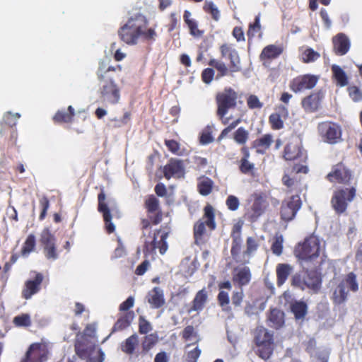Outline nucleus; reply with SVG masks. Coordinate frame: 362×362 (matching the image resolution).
Masks as SVG:
<instances>
[{
	"instance_id": "obj_40",
	"label": "nucleus",
	"mask_w": 362,
	"mask_h": 362,
	"mask_svg": "<svg viewBox=\"0 0 362 362\" xmlns=\"http://www.w3.org/2000/svg\"><path fill=\"white\" fill-rule=\"evenodd\" d=\"M36 238L34 234H29L26 238L21 251L23 257H28L35 249Z\"/></svg>"
},
{
	"instance_id": "obj_16",
	"label": "nucleus",
	"mask_w": 362,
	"mask_h": 362,
	"mask_svg": "<svg viewBox=\"0 0 362 362\" xmlns=\"http://www.w3.org/2000/svg\"><path fill=\"white\" fill-rule=\"evenodd\" d=\"M100 99L105 105H116L120 100V88L117 83L100 84Z\"/></svg>"
},
{
	"instance_id": "obj_53",
	"label": "nucleus",
	"mask_w": 362,
	"mask_h": 362,
	"mask_svg": "<svg viewBox=\"0 0 362 362\" xmlns=\"http://www.w3.org/2000/svg\"><path fill=\"white\" fill-rule=\"evenodd\" d=\"M83 360H86L87 362H103L104 361V354L100 349H97L96 347L93 349V351H90L87 356V358H83Z\"/></svg>"
},
{
	"instance_id": "obj_3",
	"label": "nucleus",
	"mask_w": 362,
	"mask_h": 362,
	"mask_svg": "<svg viewBox=\"0 0 362 362\" xmlns=\"http://www.w3.org/2000/svg\"><path fill=\"white\" fill-rule=\"evenodd\" d=\"M240 98V95L231 87H226L216 95V116L223 125L229 122L230 117H226V115L230 110L238 106V100Z\"/></svg>"
},
{
	"instance_id": "obj_34",
	"label": "nucleus",
	"mask_w": 362,
	"mask_h": 362,
	"mask_svg": "<svg viewBox=\"0 0 362 362\" xmlns=\"http://www.w3.org/2000/svg\"><path fill=\"white\" fill-rule=\"evenodd\" d=\"M75 115L74 108L69 105L67 111L65 110H58L53 117V120L55 123H71L74 120Z\"/></svg>"
},
{
	"instance_id": "obj_6",
	"label": "nucleus",
	"mask_w": 362,
	"mask_h": 362,
	"mask_svg": "<svg viewBox=\"0 0 362 362\" xmlns=\"http://www.w3.org/2000/svg\"><path fill=\"white\" fill-rule=\"evenodd\" d=\"M356 183L349 187H339L334 191L331 204L337 214L344 213L349 202H351L356 196Z\"/></svg>"
},
{
	"instance_id": "obj_5",
	"label": "nucleus",
	"mask_w": 362,
	"mask_h": 362,
	"mask_svg": "<svg viewBox=\"0 0 362 362\" xmlns=\"http://www.w3.org/2000/svg\"><path fill=\"white\" fill-rule=\"evenodd\" d=\"M144 209L147 214L146 218H141L140 221V229L144 235L151 225H158L161 223L163 214L160 207L159 199L153 194L148 195L144 203Z\"/></svg>"
},
{
	"instance_id": "obj_28",
	"label": "nucleus",
	"mask_w": 362,
	"mask_h": 362,
	"mask_svg": "<svg viewBox=\"0 0 362 362\" xmlns=\"http://www.w3.org/2000/svg\"><path fill=\"white\" fill-rule=\"evenodd\" d=\"M208 300V293L206 288L199 290L195 295L194 299L192 301L190 308L187 310L188 313L192 312L199 313L202 311L205 306Z\"/></svg>"
},
{
	"instance_id": "obj_36",
	"label": "nucleus",
	"mask_w": 362,
	"mask_h": 362,
	"mask_svg": "<svg viewBox=\"0 0 362 362\" xmlns=\"http://www.w3.org/2000/svg\"><path fill=\"white\" fill-rule=\"evenodd\" d=\"M290 309L296 320H303L308 313V305L302 300H295L291 303Z\"/></svg>"
},
{
	"instance_id": "obj_29",
	"label": "nucleus",
	"mask_w": 362,
	"mask_h": 362,
	"mask_svg": "<svg viewBox=\"0 0 362 362\" xmlns=\"http://www.w3.org/2000/svg\"><path fill=\"white\" fill-rule=\"evenodd\" d=\"M272 142L273 136L271 134H266L255 139L252 146L256 149L257 153L264 154L270 148Z\"/></svg>"
},
{
	"instance_id": "obj_57",
	"label": "nucleus",
	"mask_w": 362,
	"mask_h": 362,
	"mask_svg": "<svg viewBox=\"0 0 362 362\" xmlns=\"http://www.w3.org/2000/svg\"><path fill=\"white\" fill-rule=\"evenodd\" d=\"M271 250L272 252L277 256L281 255L283 251V237L281 235L275 236L272 244Z\"/></svg>"
},
{
	"instance_id": "obj_7",
	"label": "nucleus",
	"mask_w": 362,
	"mask_h": 362,
	"mask_svg": "<svg viewBox=\"0 0 362 362\" xmlns=\"http://www.w3.org/2000/svg\"><path fill=\"white\" fill-rule=\"evenodd\" d=\"M206 226L210 230H215L216 227L215 221L214 208L209 204L204 207V214L201 219H199L194 225L193 235L196 241L202 240L206 233Z\"/></svg>"
},
{
	"instance_id": "obj_33",
	"label": "nucleus",
	"mask_w": 362,
	"mask_h": 362,
	"mask_svg": "<svg viewBox=\"0 0 362 362\" xmlns=\"http://www.w3.org/2000/svg\"><path fill=\"white\" fill-rule=\"evenodd\" d=\"M134 316V311H128L121 315L115 323L112 332L122 331L127 328L133 321Z\"/></svg>"
},
{
	"instance_id": "obj_41",
	"label": "nucleus",
	"mask_w": 362,
	"mask_h": 362,
	"mask_svg": "<svg viewBox=\"0 0 362 362\" xmlns=\"http://www.w3.org/2000/svg\"><path fill=\"white\" fill-rule=\"evenodd\" d=\"M214 182L207 177H203L197 184L198 192L202 196L209 195L212 192Z\"/></svg>"
},
{
	"instance_id": "obj_61",
	"label": "nucleus",
	"mask_w": 362,
	"mask_h": 362,
	"mask_svg": "<svg viewBox=\"0 0 362 362\" xmlns=\"http://www.w3.org/2000/svg\"><path fill=\"white\" fill-rule=\"evenodd\" d=\"M291 284L292 286L304 290L305 287V276L302 277L300 274H295L291 279Z\"/></svg>"
},
{
	"instance_id": "obj_22",
	"label": "nucleus",
	"mask_w": 362,
	"mask_h": 362,
	"mask_svg": "<svg viewBox=\"0 0 362 362\" xmlns=\"http://www.w3.org/2000/svg\"><path fill=\"white\" fill-rule=\"evenodd\" d=\"M305 287L317 293L322 287V274L319 269H308L305 272Z\"/></svg>"
},
{
	"instance_id": "obj_19",
	"label": "nucleus",
	"mask_w": 362,
	"mask_h": 362,
	"mask_svg": "<svg viewBox=\"0 0 362 362\" xmlns=\"http://www.w3.org/2000/svg\"><path fill=\"white\" fill-rule=\"evenodd\" d=\"M44 280V276L42 273L36 272L35 277L28 279L25 282L24 287L22 290V298L28 300L32 296L37 293L41 289V284Z\"/></svg>"
},
{
	"instance_id": "obj_55",
	"label": "nucleus",
	"mask_w": 362,
	"mask_h": 362,
	"mask_svg": "<svg viewBox=\"0 0 362 362\" xmlns=\"http://www.w3.org/2000/svg\"><path fill=\"white\" fill-rule=\"evenodd\" d=\"M217 300L223 310L230 311V308L228 306L230 299L228 293L223 291H220L217 296Z\"/></svg>"
},
{
	"instance_id": "obj_31",
	"label": "nucleus",
	"mask_w": 362,
	"mask_h": 362,
	"mask_svg": "<svg viewBox=\"0 0 362 362\" xmlns=\"http://www.w3.org/2000/svg\"><path fill=\"white\" fill-rule=\"evenodd\" d=\"M191 12L188 10H185L183 14V20L189 28V31L191 35L195 37H200L204 34V30H201L198 28L197 21L192 18Z\"/></svg>"
},
{
	"instance_id": "obj_18",
	"label": "nucleus",
	"mask_w": 362,
	"mask_h": 362,
	"mask_svg": "<svg viewBox=\"0 0 362 362\" xmlns=\"http://www.w3.org/2000/svg\"><path fill=\"white\" fill-rule=\"evenodd\" d=\"M163 175L167 180H170L172 177H184L185 169L183 160L177 158H170L163 167Z\"/></svg>"
},
{
	"instance_id": "obj_10",
	"label": "nucleus",
	"mask_w": 362,
	"mask_h": 362,
	"mask_svg": "<svg viewBox=\"0 0 362 362\" xmlns=\"http://www.w3.org/2000/svg\"><path fill=\"white\" fill-rule=\"evenodd\" d=\"M301 206L302 200L298 194L284 199L280 207L281 219L284 222L293 220Z\"/></svg>"
},
{
	"instance_id": "obj_44",
	"label": "nucleus",
	"mask_w": 362,
	"mask_h": 362,
	"mask_svg": "<svg viewBox=\"0 0 362 362\" xmlns=\"http://www.w3.org/2000/svg\"><path fill=\"white\" fill-rule=\"evenodd\" d=\"M253 197L254 199L252 205L255 207L259 212L263 214L268 206L266 196L262 193H255L253 194Z\"/></svg>"
},
{
	"instance_id": "obj_32",
	"label": "nucleus",
	"mask_w": 362,
	"mask_h": 362,
	"mask_svg": "<svg viewBox=\"0 0 362 362\" xmlns=\"http://www.w3.org/2000/svg\"><path fill=\"white\" fill-rule=\"evenodd\" d=\"M268 321L270 327L281 328L284 325V313L278 308L270 309Z\"/></svg>"
},
{
	"instance_id": "obj_59",
	"label": "nucleus",
	"mask_w": 362,
	"mask_h": 362,
	"mask_svg": "<svg viewBox=\"0 0 362 362\" xmlns=\"http://www.w3.org/2000/svg\"><path fill=\"white\" fill-rule=\"evenodd\" d=\"M39 204L41 207V212L39 216V220L42 221L47 216V210L49 207V201L47 196L43 195L39 200Z\"/></svg>"
},
{
	"instance_id": "obj_30",
	"label": "nucleus",
	"mask_w": 362,
	"mask_h": 362,
	"mask_svg": "<svg viewBox=\"0 0 362 362\" xmlns=\"http://www.w3.org/2000/svg\"><path fill=\"white\" fill-rule=\"evenodd\" d=\"M293 267L286 263L278 264L276 268V284L278 286H282L287 280L288 277L292 273Z\"/></svg>"
},
{
	"instance_id": "obj_8",
	"label": "nucleus",
	"mask_w": 362,
	"mask_h": 362,
	"mask_svg": "<svg viewBox=\"0 0 362 362\" xmlns=\"http://www.w3.org/2000/svg\"><path fill=\"white\" fill-rule=\"evenodd\" d=\"M317 129L319 135L326 143L335 144L341 140V129L337 123L322 122L318 124Z\"/></svg>"
},
{
	"instance_id": "obj_60",
	"label": "nucleus",
	"mask_w": 362,
	"mask_h": 362,
	"mask_svg": "<svg viewBox=\"0 0 362 362\" xmlns=\"http://www.w3.org/2000/svg\"><path fill=\"white\" fill-rule=\"evenodd\" d=\"M204 10L205 12L211 14L214 21H218L219 20L220 11L213 2L206 4L204 7Z\"/></svg>"
},
{
	"instance_id": "obj_25",
	"label": "nucleus",
	"mask_w": 362,
	"mask_h": 362,
	"mask_svg": "<svg viewBox=\"0 0 362 362\" xmlns=\"http://www.w3.org/2000/svg\"><path fill=\"white\" fill-rule=\"evenodd\" d=\"M252 279L250 269L248 267H243L235 269L232 281L235 286L242 288L243 286L249 284Z\"/></svg>"
},
{
	"instance_id": "obj_46",
	"label": "nucleus",
	"mask_w": 362,
	"mask_h": 362,
	"mask_svg": "<svg viewBox=\"0 0 362 362\" xmlns=\"http://www.w3.org/2000/svg\"><path fill=\"white\" fill-rule=\"evenodd\" d=\"M260 16L257 15L255 16L254 22L249 24L248 30L247 31L248 41L250 42L252 40V38L255 36L256 33L260 32Z\"/></svg>"
},
{
	"instance_id": "obj_38",
	"label": "nucleus",
	"mask_w": 362,
	"mask_h": 362,
	"mask_svg": "<svg viewBox=\"0 0 362 362\" xmlns=\"http://www.w3.org/2000/svg\"><path fill=\"white\" fill-rule=\"evenodd\" d=\"M139 345V337L134 334L125 339L121 344L122 351L127 354H133L135 349Z\"/></svg>"
},
{
	"instance_id": "obj_24",
	"label": "nucleus",
	"mask_w": 362,
	"mask_h": 362,
	"mask_svg": "<svg viewBox=\"0 0 362 362\" xmlns=\"http://www.w3.org/2000/svg\"><path fill=\"white\" fill-rule=\"evenodd\" d=\"M333 52L337 56L346 54L351 47L349 37L342 33H338L332 37Z\"/></svg>"
},
{
	"instance_id": "obj_47",
	"label": "nucleus",
	"mask_w": 362,
	"mask_h": 362,
	"mask_svg": "<svg viewBox=\"0 0 362 362\" xmlns=\"http://www.w3.org/2000/svg\"><path fill=\"white\" fill-rule=\"evenodd\" d=\"M13 323L16 327H30L32 324V321L30 319V315L28 313H22L14 317L13 320Z\"/></svg>"
},
{
	"instance_id": "obj_56",
	"label": "nucleus",
	"mask_w": 362,
	"mask_h": 362,
	"mask_svg": "<svg viewBox=\"0 0 362 362\" xmlns=\"http://www.w3.org/2000/svg\"><path fill=\"white\" fill-rule=\"evenodd\" d=\"M214 141L212 131L209 126H207L201 132L199 136V143L202 145H206Z\"/></svg>"
},
{
	"instance_id": "obj_43",
	"label": "nucleus",
	"mask_w": 362,
	"mask_h": 362,
	"mask_svg": "<svg viewBox=\"0 0 362 362\" xmlns=\"http://www.w3.org/2000/svg\"><path fill=\"white\" fill-rule=\"evenodd\" d=\"M158 341V337L156 333L146 334L141 342L143 352L147 353L157 344Z\"/></svg>"
},
{
	"instance_id": "obj_42",
	"label": "nucleus",
	"mask_w": 362,
	"mask_h": 362,
	"mask_svg": "<svg viewBox=\"0 0 362 362\" xmlns=\"http://www.w3.org/2000/svg\"><path fill=\"white\" fill-rule=\"evenodd\" d=\"M273 341V335L266 329L260 328L257 329L255 336V344H262Z\"/></svg>"
},
{
	"instance_id": "obj_51",
	"label": "nucleus",
	"mask_w": 362,
	"mask_h": 362,
	"mask_svg": "<svg viewBox=\"0 0 362 362\" xmlns=\"http://www.w3.org/2000/svg\"><path fill=\"white\" fill-rule=\"evenodd\" d=\"M262 215V214L252 205L250 208L246 209L243 218L251 223H254L257 221Z\"/></svg>"
},
{
	"instance_id": "obj_35",
	"label": "nucleus",
	"mask_w": 362,
	"mask_h": 362,
	"mask_svg": "<svg viewBox=\"0 0 362 362\" xmlns=\"http://www.w3.org/2000/svg\"><path fill=\"white\" fill-rule=\"evenodd\" d=\"M302 149L296 143L290 142L286 144L284 151V158L286 160H294L300 157Z\"/></svg>"
},
{
	"instance_id": "obj_39",
	"label": "nucleus",
	"mask_w": 362,
	"mask_h": 362,
	"mask_svg": "<svg viewBox=\"0 0 362 362\" xmlns=\"http://www.w3.org/2000/svg\"><path fill=\"white\" fill-rule=\"evenodd\" d=\"M343 286H347L349 291L356 292L358 291V283L357 281L356 275L353 272L347 274L340 281Z\"/></svg>"
},
{
	"instance_id": "obj_14",
	"label": "nucleus",
	"mask_w": 362,
	"mask_h": 362,
	"mask_svg": "<svg viewBox=\"0 0 362 362\" xmlns=\"http://www.w3.org/2000/svg\"><path fill=\"white\" fill-rule=\"evenodd\" d=\"M40 243L43 248V252L47 259L55 260L58 258L56 246V238L49 228H45L40 237Z\"/></svg>"
},
{
	"instance_id": "obj_21",
	"label": "nucleus",
	"mask_w": 362,
	"mask_h": 362,
	"mask_svg": "<svg viewBox=\"0 0 362 362\" xmlns=\"http://www.w3.org/2000/svg\"><path fill=\"white\" fill-rule=\"evenodd\" d=\"M323 98V91L312 92L302 99L301 106L306 112H315L320 108Z\"/></svg>"
},
{
	"instance_id": "obj_12",
	"label": "nucleus",
	"mask_w": 362,
	"mask_h": 362,
	"mask_svg": "<svg viewBox=\"0 0 362 362\" xmlns=\"http://www.w3.org/2000/svg\"><path fill=\"white\" fill-rule=\"evenodd\" d=\"M319 81V76L314 74H306L293 78L289 82L290 90L295 93H303L313 89Z\"/></svg>"
},
{
	"instance_id": "obj_50",
	"label": "nucleus",
	"mask_w": 362,
	"mask_h": 362,
	"mask_svg": "<svg viewBox=\"0 0 362 362\" xmlns=\"http://www.w3.org/2000/svg\"><path fill=\"white\" fill-rule=\"evenodd\" d=\"M320 54L312 48H307L302 54V61L304 63H310L319 59Z\"/></svg>"
},
{
	"instance_id": "obj_2",
	"label": "nucleus",
	"mask_w": 362,
	"mask_h": 362,
	"mask_svg": "<svg viewBox=\"0 0 362 362\" xmlns=\"http://www.w3.org/2000/svg\"><path fill=\"white\" fill-rule=\"evenodd\" d=\"M222 58L229 61L227 66L223 62L212 58L208 64L214 67L218 71L216 78L226 76H232L233 73L239 72L241 70L240 59L238 52L230 44L224 43L219 47Z\"/></svg>"
},
{
	"instance_id": "obj_54",
	"label": "nucleus",
	"mask_w": 362,
	"mask_h": 362,
	"mask_svg": "<svg viewBox=\"0 0 362 362\" xmlns=\"http://www.w3.org/2000/svg\"><path fill=\"white\" fill-rule=\"evenodd\" d=\"M281 117L279 114L272 113L270 115L269 122L272 129L279 130L284 127V121Z\"/></svg>"
},
{
	"instance_id": "obj_4",
	"label": "nucleus",
	"mask_w": 362,
	"mask_h": 362,
	"mask_svg": "<svg viewBox=\"0 0 362 362\" xmlns=\"http://www.w3.org/2000/svg\"><path fill=\"white\" fill-rule=\"evenodd\" d=\"M320 240L316 235H311L299 243L294 249V255L300 264L314 262L320 256Z\"/></svg>"
},
{
	"instance_id": "obj_64",
	"label": "nucleus",
	"mask_w": 362,
	"mask_h": 362,
	"mask_svg": "<svg viewBox=\"0 0 362 362\" xmlns=\"http://www.w3.org/2000/svg\"><path fill=\"white\" fill-rule=\"evenodd\" d=\"M349 95L354 102H360L362 100V91L355 86L348 88Z\"/></svg>"
},
{
	"instance_id": "obj_26",
	"label": "nucleus",
	"mask_w": 362,
	"mask_h": 362,
	"mask_svg": "<svg viewBox=\"0 0 362 362\" xmlns=\"http://www.w3.org/2000/svg\"><path fill=\"white\" fill-rule=\"evenodd\" d=\"M284 52L281 45H269L263 48L260 54L259 59L264 64L278 58Z\"/></svg>"
},
{
	"instance_id": "obj_9",
	"label": "nucleus",
	"mask_w": 362,
	"mask_h": 362,
	"mask_svg": "<svg viewBox=\"0 0 362 362\" xmlns=\"http://www.w3.org/2000/svg\"><path fill=\"white\" fill-rule=\"evenodd\" d=\"M122 66L120 65L109 66L104 60H100L96 71L100 84L117 83L120 78Z\"/></svg>"
},
{
	"instance_id": "obj_15",
	"label": "nucleus",
	"mask_w": 362,
	"mask_h": 362,
	"mask_svg": "<svg viewBox=\"0 0 362 362\" xmlns=\"http://www.w3.org/2000/svg\"><path fill=\"white\" fill-rule=\"evenodd\" d=\"M161 233V229H156L153 231V238L151 241H145L143 248L144 254L146 256L152 255L155 252L156 249L158 248L161 255H164L168 250L167 238L168 232H163L160 235V240L157 241V235Z\"/></svg>"
},
{
	"instance_id": "obj_63",
	"label": "nucleus",
	"mask_w": 362,
	"mask_h": 362,
	"mask_svg": "<svg viewBox=\"0 0 362 362\" xmlns=\"http://www.w3.org/2000/svg\"><path fill=\"white\" fill-rule=\"evenodd\" d=\"M213 68H206L201 74L202 80L206 84H209L214 79L215 71Z\"/></svg>"
},
{
	"instance_id": "obj_11",
	"label": "nucleus",
	"mask_w": 362,
	"mask_h": 362,
	"mask_svg": "<svg viewBox=\"0 0 362 362\" xmlns=\"http://www.w3.org/2000/svg\"><path fill=\"white\" fill-rule=\"evenodd\" d=\"M48 354V346L45 341L33 343L20 362H45Z\"/></svg>"
},
{
	"instance_id": "obj_58",
	"label": "nucleus",
	"mask_w": 362,
	"mask_h": 362,
	"mask_svg": "<svg viewBox=\"0 0 362 362\" xmlns=\"http://www.w3.org/2000/svg\"><path fill=\"white\" fill-rule=\"evenodd\" d=\"M152 329L151 323L142 315L139 317V332L146 334Z\"/></svg>"
},
{
	"instance_id": "obj_13",
	"label": "nucleus",
	"mask_w": 362,
	"mask_h": 362,
	"mask_svg": "<svg viewBox=\"0 0 362 362\" xmlns=\"http://www.w3.org/2000/svg\"><path fill=\"white\" fill-rule=\"evenodd\" d=\"M326 178L332 183L349 185L354 177L351 171L342 162H339L332 166Z\"/></svg>"
},
{
	"instance_id": "obj_17",
	"label": "nucleus",
	"mask_w": 362,
	"mask_h": 362,
	"mask_svg": "<svg viewBox=\"0 0 362 362\" xmlns=\"http://www.w3.org/2000/svg\"><path fill=\"white\" fill-rule=\"evenodd\" d=\"M98 211L103 215L105 230L108 234L112 233L115 230V226L112 222V216L106 202V195L103 188L100 189V192L98 195Z\"/></svg>"
},
{
	"instance_id": "obj_1",
	"label": "nucleus",
	"mask_w": 362,
	"mask_h": 362,
	"mask_svg": "<svg viewBox=\"0 0 362 362\" xmlns=\"http://www.w3.org/2000/svg\"><path fill=\"white\" fill-rule=\"evenodd\" d=\"M148 21L145 16L137 13L131 16L118 30L119 39L128 45H135L139 39L153 42L157 37L154 28H148Z\"/></svg>"
},
{
	"instance_id": "obj_62",
	"label": "nucleus",
	"mask_w": 362,
	"mask_h": 362,
	"mask_svg": "<svg viewBox=\"0 0 362 362\" xmlns=\"http://www.w3.org/2000/svg\"><path fill=\"white\" fill-rule=\"evenodd\" d=\"M226 205L230 211H234L239 208L240 201L235 195H229L226 200Z\"/></svg>"
},
{
	"instance_id": "obj_37",
	"label": "nucleus",
	"mask_w": 362,
	"mask_h": 362,
	"mask_svg": "<svg viewBox=\"0 0 362 362\" xmlns=\"http://www.w3.org/2000/svg\"><path fill=\"white\" fill-rule=\"evenodd\" d=\"M333 78L336 81L337 85L341 87L346 86L348 83V76L345 71L338 65L333 64L331 67Z\"/></svg>"
},
{
	"instance_id": "obj_20",
	"label": "nucleus",
	"mask_w": 362,
	"mask_h": 362,
	"mask_svg": "<svg viewBox=\"0 0 362 362\" xmlns=\"http://www.w3.org/2000/svg\"><path fill=\"white\" fill-rule=\"evenodd\" d=\"M96 347L95 342L85 335H76L74 343L76 354L80 358H87L89 353Z\"/></svg>"
},
{
	"instance_id": "obj_45",
	"label": "nucleus",
	"mask_w": 362,
	"mask_h": 362,
	"mask_svg": "<svg viewBox=\"0 0 362 362\" xmlns=\"http://www.w3.org/2000/svg\"><path fill=\"white\" fill-rule=\"evenodd\" d=\"M256 346L258 347V355L262 359H268L273 353V341Z\"/></svg>"
},
{
	"instance_id": "obj_48",
	"label": "nucleus",
	"mask_w": 362,
	"mask_h": 362,
	"mask_svg": "<svg viewBox=\"0 0 362 362\" xmlns=\"http://www.w3.org/2000/svg\"><path fill=\"white\" fill-rule=\"evenodd\" d=\"M248 139L249 132L244 127H239L233 134V139L238 144L245 146Z\"/></svg>"
},
{
	"instance_id": "obj_52",
	"label": "nucleus",
	"mask_w": 362,
	"mask_h": 362,
	"mask_svg": "<svg viewBox=\"0 0 362 362\" xmlns=\"http://www.w3.org/2000/svg\"><path fill=\"white\" fill-rule=\"evenodd\" d=\"M132 117V113L129 111H126L121 119L117 117L111 119V122H114L113 127L115 128H119L123 126L127 125Z\"/></svg>"
},
{
	"instance_id": "obj_27",
	"label": "nucleus",
	"mask_w": 362,
	"mask_h": 362,
	"mask_svg": "<svg viewBox=\"0 0 362 362\" xmlns=\"http://www.w3.org/2000/svg\"><path fill=\"white\" fill-rule=\"evenodd\" d=\"M146 299L153 309L160 308L165 303L163 291L160 287H154L149 291L146 295Z\"/></svg>"
},
{
	"instance_id": "obj_23",
	"label": "nucleus",
	"mask_w": 362,
	"mask_h": 362,
	"mask_svg": "<svg viewBox=\"0 0 362 362\" xmlns=\"http://www.w3.org/2000/svg\"><path fill=\"white\" fill-rule=\"evenodd\" d=\"M330 284H332L330 299L333 304L336 305L344 304L347 300L349 291L346 290V287L343 286L342 284L336 283L335 279L331 281Z\"/></svg>"
},
{
	"instance_id": "obj_49",
	"label": "nucleus",
	"mask_w": 362,
	"mask_h": 362,
	"mask_svg": "<svg viewBox=\"0 0 362 362\" xmlns=\"http://www.w3.org/2000/svg\"><path fill=\"white\" fill-rule=\"evenodd\" d=\"M239 170L245 175H253L255 174V165L249 160H239Z\"/></svg>"
}]
</instances>
